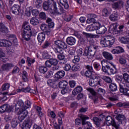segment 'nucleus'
I'll return each mask as SVG.
<instances>
[{
    "label": "nucleus",
    "mask_w": 129,
    "mask_h": 129,
    "mask_svg": "<svg viewBox=\"0 0 129 129\" xmlns=\"http://www.w3.org/2000/svg\"><path fill=\"white\" fill-rule=\"evenodd\" d=\"M82 90H83L82 87L80 86H78L75 89H74V90L72 92L73 95H75V96L77 95V94H78V93H80V92H81Z\"/></svg>",
    "instance_id": "nucleus-33"
},
{
    "label": "nucleus",
    "mask_w": 129,
    "mask_h": 129,
    "mask_svg": "<svg viewBox=\"0 0 129 129\" xmlns=\"http://www.w3.org/2000/svg\"><path fill=\"white\" fill-rule=\"evenodd\" d=\"M123 28H124V26H119L118 27L119 30H117V26H116V25H115L111 29V33H112L113 35H115L116 36H118V35H121V34L122 33V29H123Z\"/></svg>",
    "instance_id": "nucleus-9"
},
{
    "label": "nucleus",
    "mask_w": 129,
    "mask_h": 129,
    "mask_svg": "<svg viewBox=\"0 0 129 129\" xmlns=\"http://www.w3.org/2000/svg\"><path fill=\"white\" fill-rule=\"evenodd\" d=\"M31 106V101L27 100L25 102V105H24V109L25 110H26V109L29 108V107H30Z\"/></svg>",
    "instance_id": "nucleus-60"
},
{
    "label": "nucleus",
    "mask_w": 129,
    "mask_h": 129,
    "mask_svg": "<svg viewBox=\"0 0 129 129\" xmlns=\"http://www.w3.org/2000/svg\"><path fill=\"white\" fill-rule=\"evenodd\" d=\"M38 71L41 74H45L48 71V69L45 66H40L38 68Z\"/></svg>",
    "instance_id": "nucleus-34"
},
{
    "label": "nucleus",
    "mask_w": 129,
    "mask_h": 129,
    "mask_svg": "<svg viewBox=\"0 0 129 129\" xmlns=\"http://www.w3.org/2000/svg\"><path fill=\"white\" fill-rule=\"evenodd\" d=\"M12 127L15 128L18 125V120L17 119H13L11 122Z\"/></svg>",
    "instance_id": "nucleus-54"
},
{
    "label": "nucleus",
    "mask_w": 129,
    "mask_h": 129,
    "mask_svg": "<svg viewBox=\"0 0 129 129\" xmlns=\"http://www.w3.org/2000/svg\"><path fill=\"white\" fill-rule=\"evenodd\" d=\"M123 79V77L120 75H117L116 77V80L119 83H123V82H121Z\"/></svg>",
    "instance_id": "nucleus-56"
},
{
    "label": "nucleus",
    "mask_w": 129,
    "mask_h": 129,
    "mask_svg": "<svg viewBox=\"0 0 129 129\" xmlns=\"http://www.w3.org/2000/svg\"><path fill=\"white\" fill-rule=\"evenodd\" d=\"M50 63H51V65L53 66L57 65L58 64V60L55 58L50 59Z\"/></svg>",
    "instance_id": "nucleus-61"
},
{
    "label": "nucleus",
    "mask_w": 129,
    "mask_h": 129,
    "mask_svg": "<svg viewBox=\"0 0 129 129\" xmlns=\"http://www.w3.org/2000/svg\"><path fill=\"white\" fill-rule=\"evenodd\" d=\"M32 126V123L30 122L29 117L22 123V129H30Z\"/></svg>",
    "instance_id": "nucleus-20"
},
{
    "label": "nucleus",
    "mask_w": 129,
    "mask_h": 129,
    "mask_svg": "<svg viewBox=\"0 0 129 129\" xmlns=\"http://www.w3.org/2000/svg\"><path fill=\"white\" fill-rule=\"evenodd\" d=\"M15 65L12 63H7L3 64L2 68L3 71H6V72H9L10 71L12 68H14Z\"/></svg>",
    "instance_id": "nucleus-17"
},
{
    "label": "nucleus",
    "mask_w": 129,
    "mask_h": 129,
    "mask_svg": "<svg viewBox=\"0 0 129 129\" xmlns=\"http://www.w3.org/2000/svg\"><path fill=\"white\" fill-rule=\"evenodd\" d=\"M22 30H23V31H25V32H32V28H31L30 25H28L27 22H25L23 23Z\"/></svg>",
    "instance_id": "nucleus-27"
},
{
    "label": "nucleus",
    "mask_w": 129,
    "mask_h": 129,
    "mask_svg": "<svg viewBox=\"0 0 129 129\" xmlns=\"http://www.w3.org/2000/svg\"><path fill=\"white\" fill-rule=\"evenodd\" d=\"M64 76H65V72L64 71H59L54 75V78L56 79V80H58L63 78Z\"/></svg>",
    "instance_id": "nucleus-22"
},
{
    "label": "nucleus",
    "mask_w": 129,
    "mask_h": 129,
    "mask_svg": "<svg viewBox=\"0 0 129 129\" xmlns=\"http://www.w3.org/2000/svg\"><path fill=\"white\" fill-rule=\"evenodd\" d=\"M74 59L73 60V63L75 64H76V63H78L79 61H80V57H79V56H74Z\"/></svg>",
    "instance_id": "nucleus-62"
},
{
    "label": "nucleus",
    "mask_w": 129,
    "mask_h": 129,
    "mask_svg": "<svg viewBox=\"0 0 129 129\" xmlns=\"http://www.w3.org/2000/svg\"><path fill=\"white\" fill-rule=\"evenodd\" d=\"M35 6L37 9H40L42 7V0H36Z\"/></svg>",
    "instance_id": "nucleus-55"
},
{
    "label": "nucleus",
    "mask_w": 129,
    "mask_h": 129,
    "mask_svg": "<svg viewBox=\"0 0 129 129\" xmlns=\"http://www.w3.org/2000/svg\"><path fill=\"white\" fill-rule=\"evenodd\" d=\"M9 88H10V84L5 83L2 86L1 89L2 91H6V90H8Z\"/></svg>",
    "instance_id": "nucleus-49"
},
{
    "label": "nucleus",
    "mask_w": 129,
    "mask_h": 129,
    "mask_svg": "<svg viewBox=\"0 0 129 129\" xmlns=\"http://www.w3.org/2000/svg\"><path fill=\"white\" fill-rule=\"evenodd\" d=\"M106 122L109 124L108 125H111L115 127V129H119V124L115 122V120L113 119L110 116L106 117Z\"/></svg>",
    "instance_id": "nucleus-8"
},
{
    "label": "nucleus",
    "mask_w": 129,
    "mask_h": 129,
    "mask_svg": "<svg viewBox=\"0 0 129 129\" xmlns=\"http://www.w3.org/2000/svg\"><path fill=\"white\" fill-rule=\"evenodd\" d=\"M63 50H64L63 48H61L59 47V46H57V47H56L54 49V51L56 53L62 54Z\"/></svg>",
    "instance_id": "nucleus-52"
},
{
    "label": "nucleus",
    "mask_w": 129,
    "mask_h": 129,
    "mask_svg": "<svg viewBox=\"0 0 129 129\" xmlns=\"http://www.w3.org/2000/svg\"><path fill=\"white\" fill-rule=\"evenodd\" d=\"M99 49V46L96 45L90 46L88 48L87 50H85L83 55L87 57L88 59H91L95 55L96 51Z\"/></svg>",
    "instance_id": "nucleus-3"
},
{
    "label": "nucleus",
    "mask_w": 129,
    "mask_h": 129,
    "mask_svg": "<svg viewBox=\"0 0 129 129\" xmlns=\"http://www.w3.org/2000/svg\"><path fill=\"white\" fill-rule=\"evenodd\" d=\"M89 84L90 86H91L92 87H95V86H97V85H101L100 81H98L97 79H96V76H95V78H91L90 79Z\"/></svg>",
    "instance_id": "nucleus-13"
},
{
    "label": "nucleus",
    "mask_w": 129,
    "mask_h": 129,
    "mask_svg": "<svg viewBox=\"0 0 129 129\" xmlns=\"http://www.w3.org/2000/svg\"><path fill=\"white\" fill-rule=\"evenodd\" d=\"M20 72V69L16 66L14 68L12 71V74H16V73H19Z\"/></svg>",
    "instance_id": "nucleus-63"
},
{
    "label": "nucleus",
    "mask_w": 129,
    "mask_h": 129,
    "mask_svg": "<svg viewBox=\"0 0 129 129\" xmlns=\"http://www.w3.org/2000/svg\"><path fill=\"white\" fill-rule=\"evenodd\" d=\"M73 18V15H66L65 17L64 18V21H66V22H70Z\"/></svg>",
    "instance_id": "nucleus-58"
},
{
    "label": "nucleus",
    "mask_w": 129,
    "mask_h": 129,
    "mask_svg": "<svg viewBox=\"0 0 129 129\" xmlns=\"http://www.w3.org/2000/svg\"><path fill=\"white\" fill-rule=\"evenodd\" d=\"M102 55L107 60H112V59H113V56H112V54L108 52L103 51L102 52Z\"/></svg>",
    "instance_id": "nucleus-29"
},
{
    "label": "nucleus",
    "mask_w": 129,
    "mask_h": 129,
    "mask_svg": "<svg viewBox=\"0 0 129 129\" xmlns=\"http://www.w3.org/2000/svg\"><path fill=\"white\" fill-rule=\"evenodd\" d=\"M39 18L43 21L46 20L47 19V16L46 15V13H45L44 12H41L39 14Z\"/></svg>",
    "instance_id": "nucleus-50"
},
{
    "label": "nucleus",
    "mask_w": 129,
    "mask_h": 129,
    "mask_svg": "<svg viewBox=\"0 0 129 129\" xmlns=\"http://www.w3.org/2000/svg\"><path fill=\"white\" fill-rule=\"evenodd\" d=\"M15 112L17 114H20L22 111H27L25 110V104H24V101L22 100L18 101L16 104L15 105Z\"/></svg>",
    "instance_id": "nucleus-6"
},
{
    "label": "nucleus",
    "mask_w": 129,
    "mask_h": 129,
    "mask_svg": "<svg viewBox=\"0 0 129 129\" xmlns=\"http://www.w3.org/2000/svg\"><path fill=\"white\" fill-rule=\"evenodd\" d=\"M11 11L14 15H19L21 12V7L18 5H14L11 9Z\"/></svg>",
    "instance_id": "nucleus-16"
},
{
    "label": "nucleus",
    "mask_w": 129,
    "mask_h": 129,
    "mask_svg": "<svg viewBox=\"0 0 129 129\" xmlns=\"http://www.w3.org/2000/svg\"><path fill=\"white\" fill-rule=\"evenodd\" d=\"M87 90L92 94L94 103H97L98 102V97L96 96V92L93 89L90 88H87Z\"/></svg>",
    "instance_id": "nucleus-14"
},
{
    "label": "nucleus",
    "mask_w": 129,
    "mask_h": 129,
    "mask_svg": "<svg viewBox=\"0 0 129 129\" xmlns=\"http://www.w3.org/2000/svg\"><path fill=\"white\" fill-rule=\"evenodd\" d=\"M102 15L104 17H108L109 16V11L107 9H104L102 11Z\"/></svg>",
    "instance_id": "nucleus-53"
},
{
    "label": "nucleus",
    "mask_w": 129,
    "mask_h": 129,
    "mask_svg": "<svg viewBox=\"0 0 129 129\" xmlns=\"http://www.w3.org/2000/svg\"><path fill=\"white\" fill-rule=\"evenodd\" d=\"M96 19H97V16L95 14H89V18L87 20V24H95L96 23Z\"/></svg>",
    "instance_id": "nucleus-18"
},
{
    "label": "nucleus",
    "mask_w": 129,
    "mask_h": 129,
    "mask_svg": "<svg viewBox=\"0 0 129 129\" xmlns=\"http://www.w3.org/2000/svg\"><path fill=\"white\" fill-rule=\"evenodd\" d=\"M80 118L82 119V122L83 125H86V126H88V128H91V127H92V125L90 122H86V119H89V117H87L84 115H81L80 116Z\"/></svg>",
    "instance_id": "nucleus-12"
},
{
    "label": "nucleus",
    "mask_w": 129,
    "mask_h": 129,
    "mask_svg": "<svg viewBox=\"0 0 129 129\" xmlns=\"http://www.w3.org/2000/svg\"><path fill=\"white\" fill-rule=\"evenodd\" d=\"M40 29L43 32H47V30H49V28L47 25L43 24L40 26Z\"/></svg>",
    "instance_id": "nucleus-48"
},
{
    "label": "nucleus",
    "mask_w": 129,
    "mask_h": 129,
    "mask_svg": "<svg viewBox=\"0 0 129 129\" xmlns=\"http://www.w3.org/2000/svg\"><path fill=\"white\" fill-rule=\"evenodd\" d=\"M114 117L117 120L118 123L119 124V125L122 124L123 122H125L126 121V118H125V116H124L122 114H117L116 115H115L114 116Z\"/></svg>",
    "instance_id": "nucleus-10"
},
{
    "label": "nucleus",
    "mask_w": 129,
    "mask_h": 129,
    "mask_svg": "<svg viewBox=\"0 0 129 129\" xmlns=\"http://www.w3.org/2000/svg\"><path fill=\"white\" fill-rule=\"evenodd\" d=\"M117 106H118L119 107H125L126 108L127 106H129V103L126 102H119L117 103Z\"/></svg>",
    "instance_id": "nucleus-45"
},
{
    "label": "nucleus",
    "mask_w": 129,
    "mask_h": 129,
    "mask_svg": "<svg viewBox=\"0 0 129 129\" xmlns=\"http://www.w3.org/2000/svg\"><path fill=\"white\" fill-rule=\"evenodd\" d=\"M97 92L99 93L100 95H102L105 93V90L102 88H98L97 90Z\"/></svg>",
    "instance_id": "nucleus-64"
},
{
    "label": "nucleus",
    "mask_w": 129,
    "mask_h": 129,
    "mask_svg": "<svg viewBox=\"0 0 129 129\" xmlns=\"http://www.w3.org/2000/svg\"><path fill=\"white\" fill-rule=\"evenodd\" d=\"M4 45L3 47H11L13 44L12 43L11 41H10L9 40H6L4 39Z\"/></svg>",
    "instance_id": "nucleus-47"
},
{
    "label": "nucleus",
    "mask_w": 129,
    "mask_h": 129,
    "mask_svg": "<svg viewBox=\"0 0 129 129\" xmlns=\"http://www.w3.org/2000/svg\"><path fill=\"white\" fill-rule=\"evenodd\" d=\"M110 97H109V100L111 101H116L117 99H118V97H117V95L116 93H110Z\"/></svg>",
    "instance_id": "nucleus-36"
},
{
    "label": "nucleus",
    "mask_w": 129,
    "mask_h": 129,
    "mask_svg": "<svg viewBox=\"0 0 129 129\" xmlns=\"http://www.w3.org/2000/svg\"><path fill=\"white\" fill-rule=\"evenodd\" d=\"M82 66L81 64H77L74 65L72 68V71H74V72H76V71H80L81 70Z\"/></svg>",
    "instance_id": "nucleus-37"
},
{
    "label": "nucleus",
    "mask_w": 129,
    "mask_h": 129,
    "mask_svg": "<svg viewBox=\"0 0 129 129\" xmlns=\"http://www.w3.org/2000/svg\"><path fill=\"white\" fill-rule=\"evenodd\" d=\"M120 42L122 44H129V38L126 37H122L120 38Z\"/></svg>",
    "instance_id": "nucleus-42"
},
{
    "label": "nucleus",
    "mask_w": 129,
    "mask_h": 129,
    "mask_svg": "<svg viewBox=\"0 0 129 129\" xmlns=\"http://www.w3.org/2000/svg\"><path fill=\"white\" fill-rule=\"evenodd\" d=\"M47 83L49 86L53 88L55 85V80H48L47 82Z\"/></svg>",
    "instance_id": "nucleus-51"
},
{
    "label": "nucleus",
    "mask_w": 129,
    "mask_h": 129,
    "mask_svg": "<svg viewBox=\"0 0 129 129\" xmlns=\"http://www.w3.org/2000/svg\"><path fill=\"white\" fill-rule=\"evenodd\" d=\"M28 66H31V64H33L35 62V59H32L29 57H27Z\"/></svg>",
    "instance_id": "nucleus-59"
},
{
    "label": "nucleus",
    "mask_w": 129,
    "mask_h": 129,
    "mask_svg": "<svg viewBox=\"0 0 129 129\" xmlns=\"http://www.w3.org/2000/svg\"><path fill=\"white\" fill-rule=\"evenodd\" d=\"M110 64H107L105 66L102 65V70L104 73L107 74H116L117 73V69L116 66L112 62H110Z\"/></svg>",
    "instance_id": "nucleus-2"
},
{
    "label": "nucleus",
    "mask_w": 129,
    "mask_h": 129,
    "mask_svg": "<svg viewBox=\"0 0 129 129\" xmlns=\"http://www.w3.org/2000/svg\"><path fill=\"white\" fill-rule=\"evenodd\" d=\"M46 23L48 24V28H49L50 29H51L52 28H54V26H55L54 22H53V20L50 18H47Z\"/></svg>",
    "instance_id": "nucleus-31"
},
{
    "label": "nucleus",
    "mask_w": 129,
    "mask_h": 129,
    "mask_svg": "<svg viewBox=\"0 0 129 129\" xmlns=\"http://www.w3.org/2000/svg\"><path fill=\"white\" fill-rule=\"evenodd\" d=\"M109 19L112 22H116L118 20V14L114 12L109 16Z\"/></svg>",
    "instance_id": "nucleus-32"
},
{
    "label": "nucleus",
    "mask_w": 129,
    "mask_h": 129,
    "mask_svg": "<svg viewBox=\"0 0 129 129\" xmlns=\"http://www.w3.org/2000/svg\"><path fill=\"white\" fill-rule=\"evenodd\" d=\"M68 85V82H67L66 81H61L58 83L59 88H66Z\"/></svg>",
    "instance_id": "nucleus-39"
},
{
    "label": "nucleus",
    "mask_w": 129,
    "mask_h": 129,
    "mask_svg": "<svg viewBox=\"0 0 129 129\" xmlns=\"http://www.w3.org/2000/svg\"><path fill=\"white\" fill-rule=\"evenodd\" d=\"M71 66L70 65V64L69 63H67L64 65V67H63V70L65 71H70V70H71Z\"/></svg>",
    "instance_id": "nucleus-57"
},
{
    "label": "nucleus",
    "mask_w": 129,
    "mask_h": 129,
    "mask_svg": "<svg viewBox=\"0 0 129 129\" xmlns=\"http://www.w3.org/2000/svg\"><path fill=\"white\" fill-rule=\"evenodd\" d=\"M66 41L67 44L70 46H73V45H75L76 43V39H75V38L72 36L68 37Z\"/></svg>",
    "instance_id": "nucleus-25"
},
{
    "label": "nucleus",
    "mask_w": 129,
    "mask_h": 129,
    "mask_svg": "<svg viewBox=\"0 0 129 129\" xmlns=\"http://www.w3.org/2000/svg\"><path fill=\"white\" fill-rule=\"evenodd\" d=\"M123 52H124V50L120 46H118L111 50L112 54H120Z\"/></svg>",
    "instance_id": "nucleus-23"
},
{
    "label": "nucleus",
    "mask_w": 129,
    "mask_h": 129,
    "mask_svg": "<svg viewBox=\"0 0 129 129\" xmlns=\"http://www.w3.org/2000/svg\"><path fill=\"white\" fill-rule=\"evenodd\" d=\"M37 40L39 42L38 44L39 46H41V45H42V43H43L45 40V33L43 32L39 33L37 36Z\"/></svg>",
    "instance_id": "nucleus-21"
},
{
    "label": "nucleus",
    "mask_w": 129,
    "mask_h": 129,
    "mask_svg": "<svg viewBox=\"0 0 129 129\" xmlns=\"http://www.w3.org/2000/svg\"><path fill=\"white\" fill-rule=\"evenodd\" d=\"M123 5V2L122 1H118L113 4L112 5V7L113 9H115V10H117V9H120V8L122 7Z\"/></svg>",
    "instance_id": "nucleus-26"
},
{
    "label": "nucleus",
    "mask_w": 129,
    "mask_h": 129,
    "mask_svg": "<svg viewBox=\"0 0 129 129\" xmlns=\"http://www.w3.org/2000/svg\"><path fill=\"white\" fill-rule=\"evenodd\" d=\"M23 92H30V93H33V94H37L38 91L31 89V88L27 87L26 88H22Z\"/></svg>",
    "instance_id": "nucleus-30"
},
{
    "label": "nucleus",
    "mask_w": 129,
    "mask_h": 129,
    "mask_svg": "<svg viewBox=\"0 0 129 129\" xmlns=\"http://www.w3.org/2000/svg\"><path fill=\"white\" fill-rule=\"evenodd\" d=\"M109 89L112 92L116 91L117 90V86L115 83H111L109 85Z\"/></svg>",
    "instance_id": "nucleus-43"
},
{
    "label": "nucleus",
    "mask_w": 129,
    "mask_h": 129,
    "mask_svg": "<svg viewBox=\"0 0 129 129\" xmlns=\"http://www.w3.org/2000/svg\"><path fill=\"white\" fill-rule=\"evenodd\" d=\"M123 78L124 80L123 83H120L119 85V90L121 93L129 97V75L126 73L123 74Z\"/></svg>",
    "instance_id": "nucleus-1"
},
{
    "label": "nucleus",
    "mask_w": 129,
    "mask_h": 129,
    "mask_svg": "<svg viewBox=\"0 0 129 129\" xmlns=\"http://www.w3.org/2000/svg\"><path fill=\"white\" fill-rule=\"evenodd\" d=\"M39 20L36 17H33L30 20V24L33 26L39 25Z\"/></svg>",
    "instance_id": "nucleus-41"
},
{
    "label": "nucleus",
    "mask_w": 129,
    "mask_h": 129,
    "mask_svg": "<svg viewBox=\"0 0 129 129\" xmlns=\"http://www.w3.org/2000/svg\"><path fill=\"white\" fill-rule=\"evenodd\" d=\"M17 114L19 115L18 117L19 120L22 122L25 119V117H27V115H28V111H22L20 114Z\"/></svg>",
    "instance_id": "nucleus-24"
},
{
    "label": "nucleus",
    "mask_w": 129,
    "mask_h": 129,
    "mask_svg": "<svg viewBox=\"0 0 129 129\" xmlns=\"http://www.w3.org/2000/svg\"><path fill=\"white\" fill-rule=\"evenodd\" d=\"M9 39L13 42V43H14V44H16L17 45V38L16 37V35L14 34H10L9 35Z\"/></svg>",
    "instance_id": "nucleus-46"
},
{
    "label": "nucleus",
    "mask_w": 129,
    "mask_h": 129,
    "mask_svg": "<svg viewBox=\"0 0 129 129\" xmlns=\"http://www.w3.org/2000/svg\"><path fill=\"white\" fill-rule=\"evenodd\" d=\"M97 24H95V25H89L87 28L86 30L90 32H92V31H96L97 30Z\"/></svg>",
    "instance_id": "nucleus-35"
},
{
    "label": "nucleus",
    "mask_w": 129,
    "mask_h": 129,
    "mask_svg": "<svg viewBox=\"0 0 129 129\" xmlns=\"http://www.w3.org/2000/svg\"><path fill=\"white\" fill-rule=\"evenodd\" d=\"M119 63L121 65H125L126 64V58L124 57V56H120L119 57Z\"/></svg>",
    "instance_id": "nucleus-40"
},
{
    "label": "nucleus",
    "mask_w": 129,
    "mask_h": 129,
    "mask_svg": "<svg viewBox=\"0 0 129 129\" xmlns=\"http://www.w3.org/2000/svg\"><path fill=\"white\" fill-rule=\"evenodd\" d=\"M9 32V29L4 24H0V32L4 35H6V34L8 33Z\"/></svg>",
    "instance_id": "nucleus-28"
},
{
    "label": "nucleus",
    "mask_w": 129,
    "mask_h": 129,
    "mask_svg": "<svg viewBox=\"0 0 129 129\" xmlns=\"http://www.w3.org/2000/svg\"><path fill=\"white\" fill-rule=\"evenodd\" d=\"M93 120L96 125L97 126H99V125H100V123H101V119H99L97 117H94Z\"/></svg>",
    "instance_id": "nucleus-44"
},
{
    "label": "nucleus",
    "mask_w": 129,
    "mask_h": 129,
    "mask_svg": "<svg viewBox=\"0 0 129 129\" xmlns=\"http://www.w3.org/2000/svg\"><path fill=\"white\" fill-rule=\"evenodd\" d=\"M96 25H97V29L96 30V34L98 35H100L101 34H105L106 31H107V29L104 26H100V23H96Z\"/></svg>",
    "instance_id": "nucleus-11"
},
{
    "label": "nucleus",
    "mask_w": 129,
    "mask_h": 129,
    "mask_svg": "<svg viewBox=\"0 0 129 129\" xmlns=\"http://www.w3.org/2000/svg\"><path fill=\"white\" fill-rule=\"evenodd\" d=\"M64 12V9L61 6H58V8H57V3L56 2H54V4L52 7V10L50 11L51 14L52 15H55L56 16L62 15Z\"/></svg>",
    "instance_id": "nucleus-5"
},
{
    "label": "nucleus",
    "mask_w": 129,
    "mask_h": 129,
    "mask_svg": "<svg viewBox=\"0 0 129 129\" xmlns=\"http://www.w3.org/2000/svg\"><path fill=\"white\" fill-rule=\"evenodd\" d=\"M59 3L64 7L65 10H68L69 9V4H68V1L67 0H59Z\"/></svg>",
    "instance_id": "nucleus-38"
},
{
    "label": "nucleus",
    "mask_w": 129,
    "mask_h": 129,
    "mask_svg": "<svg viewBox=\"0 0 129 129\" xmlns=\"http://www.w3.org/2000/svg\"><path fill=\"white\" fill-rule=\"evenodd\" d=\"M115 41L114 37L107 35L101 40L100 44L102 47H111L114 43Z\"/></svg>",
    "instance_id": "nucleus-4"
},
{
    "label": "nucleus",
    "mask_w": 129,
    "mask_h": 129,
    "mask_svg": "<svg viewBox=\"0 0 129 129\" xmlns=\"http://www.w3.org/2000/svg\"><path fill=\"white\" fill-rule=\"evenodd\" d=\"M55 4L54 0H48V2H45L43 4V9L44 11H48L51 13V11L53 10V7Z\"/></svg>",
    "instance_id": "nucleus-7"
},
{
    "label": "nucleus",
    "mask_w": 129,
    "mask_h": 129,
    "mask_svg": "<svg viewBox=\"0 0 129 129\" xmlns=\"http://www.w3.org/2000/svg\"><path fill=\"white\" fill-rule=\"evenodd\" d=\"M11 112L12 111V107L9 104H4L0 107V113H4V112Z\"/></svg>",
    "instance_id": "nucleus-15"
},
{
    "label": "nucleus",
    "mask_w": 129,
    "mask_h": 129,
    "mask_svg": "<svg viewBox=\"0 0 129 129\" xmlns=\"http://www.w3.org/2000/svg\"><path fill=\"white\" fill-rule=\"evenodd\" d=\"M54 43L57 47H59V48H60L61 49H63V50L67 49V44L64 41L58 40L55 41Z\"/></svg>",
    "instance_id": "nucleus-19"
}]
</instances>
